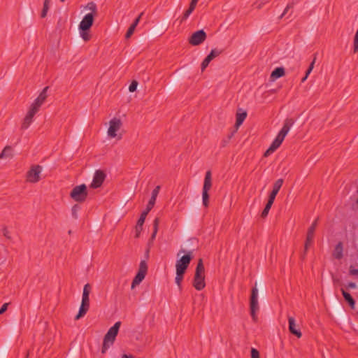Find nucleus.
Masks as SVG:
<instances>
[{
  "instance_id": "nucleus-28",
  "label": "nucleus",
  "mask_w": 358,
  "mask_h": 358,
  "mask_svg": "<svg viewBox=\"0 0 358 358\" xmlns=\"http://www.w3.org/2000/svg\"><path fill=\"white\" fill-rule=\"evenodd\" d=\"M90 291H91V287H90V284H86L83 288V296H82L83 301H90L89 295H90Z\"/></svg>"
},
{
  "instance_id": "nucleus-51",
  "label": "nucleus",
  "mask_w": 358,
  "mask_h": 358,
  "mask_svg": "<svg viewBox=\"0 0 358 358\" xmlns=\"http://www.w3.org/2000/svg\"><path fill=\"white\" fill-rule=\"evenodd\" d=\"M3 234L4 236H6L7 238H10V236L9 235V231L6 227H4L3 229Z\"/></svg>"
},
{
  "instance_id": "nucleus-39",
  "label": "nucleus",
  "mask_w": 358,
  "mask_h": 358,
  "mask_svg": "<svg viewBox=\"0 0 358 358\" xmlns=\"http://www.w3.org/2000/svg\"><path fill=\"white\" fill-rule=\"evenodd\" d=\"M349 275L355 278H358V269L355 268L353 266L349 268Z\"/></svg>"
},
{
  "instance_id": "nucleus-7",
  "label": "nucleus",
  "mask_w": 358,
  "mask_h": 358,
  "mask_svg": "<svg viewBox=\"0 0 358 358\" xmlns=\"http://www.w3.org/2000/svg\"><path fill=\"white\" fill-rule=\"evenodd\" d=\"M147 263L145 260H142L140 262L138 273L131 282V289H134L136 285H139L143 280L147 274Z\"/></svg>"
},
{
  "instance_id": "nucleus-27",
  "label": "nucleus",
  "mask_w": 358,
  "mask_h": 358,
  "mask_svg": "<svg viewBox=\"0 0 358 358\" xmlns=\"http://www.w3.org/2000/svg\"><path fill=\"white\" fill-rule=\"evenodd\" d=\"M145 219L139 217L136 226V237L138 238L140 236L141 231L143 230V225L145 222Z\"/></svg>"
},
{
  "instance_id": "nucleus-43",
  "label": "nucleus",
  "mask_w": 358,
  "mask_h": 358,
  "mask_svg": "<svg viewBox=\"0 0 358 358\" xmlns=\"http://www.w3.org/2000/svg\"><path fill=\"white\" fill-rule=\"evenodd\" d=\"M251 358H259V353L257 350H256L255 348H252Z\"/></svg>"
},
{
  "instance_id": "nucleus-4",
  "label": "nucleus",
  "mask_w": 358,
  "mask_h": 358,
  "mask_svg": "<svg viewBox=\"0 0 358 358\" xmlns=\"http://www.w3.org/2000/svg\"><path fill=\"white\" fill-rule=\"evenodd\" d=\"M87 189L85 184L77 185L73 188L70 193L71 198L77 202H83L87 196Z\"/></svg>"
},
{
  "instance_id": "nucleus-26",
  "label": "nucleus",
  "mask_w": 358,
  "mask_h": 358,
  "mask_svg": "<svg viewBox=\"0 0 358 358\" xmlns=\"http://www.w3.org/2000/svg\"><path fill=\"white\" fill-rule=\"evenodd\" d=\"M12 156H13V155H12L11 147L6 146L0 154V159L11 157Z\"/></svg>"
},
{
  "instance_id": "nucleus-13",
  "label": "nucleus",
  "mask_w": 358,
  "mask_h": 358,
  "mask_svg": "<svg viewBox=\"0 0 358 358\" xmlns=\"http://www.w3.org/2000/svg\"><path fill=\"white\" fill-rule=\"evenodd\" d=\"M93 14H86L78 25V29L89 31L94 22Z\"/></svg>"
},
{
  "instance_id": "nucleus-34",
  "label": "nucleus",
  "mask_w": 358,
  "mask_h": 358,
  "mask_svg": "<svg viewBox=\"0 0 358 358\" xmlns=\"http://www.w3.org/2000/svg\"><path fill=\"white\" fill-rule=\"evenodd\" d=\"M315 62V58H314L313 61L310 63L308 70L306 71L305 76L301 80V82L303 83L307 79V78L308 77L309 74L311 73V71H312V70H313V69L314 67Z\"/></svg>"
},
{
  "instance_id": "nucleus-42",
  "label": "nucleus",
  "mask_w": 358,
  "mask_h": 358,
  "mask_svg": "<svg viewBox=\"0 0 358 358\" xmlns=\"http://www.w3.org/2000/svg\"><path fill=\"white\" fill-rule=\"evenodd\" d=\"M137 86H138V82L136 80H133L129 87V92H134V91H136Z\"/></svg>"
},
{
  "instance_id": "nucleus-30",
  "label": "nucleus",
  "mask_w": 358,
  "mask_h": 358,
  "mask_svg": "<svg viewBox=\"0 0 358 358\" xmlns=\"http://www.w3.org/2000/svg\"><path fill=\"white\" fill-rule=\"evenodd\" d=\"M85 8L90 10L91 12L89 14H93V16H95L97 13V7L95 3L93 1L89 2Z\"/></svg>"
},
{
  "instance_id": "nucleus-12",
  "label": "nucleus",
  "mask_w": 358,
  "mask_h": 358,
  "mask_svg": "<svg viewBox=\"0 0 358 358\" xmlns=\"http://www.w3.org/2000/svg\"><path fill=\"white\" fill-rule=\"evenodd\" d=\"M106 178L105 172L102 170H96L94 174L93 180L90 184V187L96 189L100 187Z\"/></svg>"
},
{
  "instance_id": "nucleus-16",
  "label": "nucleus",
  "mask_w": 358,
  "mask_h": 358,
  "mask_svg": "<svg viewBox=\"0 0 358 358\" xmlns=\"http://www.w3.org/2000/svg\"><path fill=\"white\" fill-rule=\"evenodd\" d=\"M89 308H90V301L82 300L81 306L80 307L78 313L75 317V319L78 320L81 317L84 316L86 314V313L87 312V310H89Z\"/></svg>"
},
{
  "instance_id": "nucleus-38",
  "label": "nucleus",
  "mask_w": 358,
  "mask_h": 358,
  "mask_svg": "<svg viewBox=\"0 0 358 358\" xmlns=\"http://www.w3.org/2000/svg\"><path fill=\"white\" fill-rule=\"evenodd\" d=\"M272 205L270 204V203H267L266 204V206L264 207L263 211L262 212V214H261V216L262 217H266L268 214V212L271 208Z\"/></svg>"
},
{
  "instance_id": "nucleus-48",
  "label": "nucleus",
  "mask_w": 358,
  "mask_h": 358,
  "mask_svg": "<svg viewBox=\"0 0 358 358\" xmlns=\"http://www.w3.org/2000/svg\"><path fill=\"white\" fill-rule=\"evenodd\" d=\"M346 288L347 289H356L357 288V285H356L355 282H350L346 285Z\"/></svg>"
},
{
  "instance_id": "nucleus-19",
  "label": "nucleus",
  "mask_w": 358,
  "mask_h": 358,
  "mask_svg": "<svg viewBox=\"0 0 358 358\" xmlns=\"http://www.w3.org/2000/svg\"><path fill=\"white\" fill-rule=\"evenodd\" d=\"M341 293H342L345 300L348 302L350 307L352 309H354L355 307V301L354 299L352 298V296L343 288H341Z\"/></svg>"
},
{
  "instance_id": "nucleus-37",
  "label": "nucleus",
  "mask_w": 358,
  "mask_h": 358,
  "mask_svg": "<svg viewBox=\"0 0 358 358\" xmlns=\"http://www.w3.org/2000/svg\"><path fill=\"white\" fill-rule=\"evenodd\" d=\"M48 87H45L43 88V90L41 91V92L39 94V95L38 96V97L41 99L42 101H43L45 102V99H47V96H48V94H47V91L48 90Z\"/></svg>"
},
{
  "instance_id": "nucleus-23",
  "label": "nucleus",
  "mask_w": 358,
  "mask_h": 358,
  "mask_svg": "<svg viewBox=\"0 0 358 358\" xmlns=\"http://www.w3.org/2000/svg\"><path fill=\"white\" fill-rule=\"evenodd\" d=\"M317 221L318 218H317L311 224V226L308 228L307 236H308V239H313L314 238V233L315 231V229L317 225Z\"/></svg>"
},
{
  "instance_id": "nucleus-21",
  "label": "nucleus",
  "mask_w": 358,
  "mask_h": 358,
  "mask_svg": "<svg viewBox=\"0 0 358 358\" xmlns=\"http://www.w3.org/2000/svg\"><path fill=\"white\" fill-rule=\"evenodd\" d=\"M282 184L283 180L282 178L277 180L273 184V190L271 191V194L276 196L279 190L280 189Z\"/></svg>"
},
{
  "instance_id": "nucleus-35",
  "label": "nucleus",
  "mask_w": 358,
  "mask_h": 358,
  "mask_svg": "<svg viewBox=\"0 0 358 358\" xmlns=\"http://www.w3.org/2000/svg\"><path fill=\"white\" fill-rule=\"evenodd\" d=\"M202 200H203V205L205 207H207L208 206V203H209L208 192H203L202 191Z\"/></svg>"
},
{
  "instance_id": "nucleus-36",
  "label": "nucleus",
  "mask_w": 358,
  "mask_h": 358,
  "mask_svg": "<svg viewBox=\"0 0 358 358\" xmlns=\"http://www.w3.org/2000/svg\"><path fill=\"white\" fill-rule=\"evenodd\" d=\"M184 273H185L176 271V276L175 278V281H176V283L179 286L180 288L181 282L183 279Z\"/></svg>"
},
{
  "instance_id": "nucleus-44",
  "label": "nucleus",
  "mask_w": 358,
  "mask_h": 358,
  "mask_svg": "<svg viewBox=\"0 0 358 358\" xmlns=\"http://www.w3.org/2000/svg\"><path fill=\"white\" fill-rule=\"evenodd\" d=\"M143 13H141L138 16V17H136L135 19V20L133 22V23L131 24V25H133L134 27H136V26L138 25L140 20H141V16L143 15Z\"/></svg>"
},
{
  "instance_id": "nucleus-40",
  "label": "nucleus",
  "mask_w": 358,
  "mask_h": 358,
  "mask_svg": "<svg viewBox=\"0 0 358 358\" xmlns=\"http://www.w3.org/2000/svg\"><path fill=\"white\" fill-rule=\"evenodd\" d=\"M135 29H136V27H134L133 25L131 24L125 34V38H130L131 36V35L134 34Z\"/></svg>"
},
{
  "instance_id": "nucleus-18",
  "label": "nucleus",
  "mask_w": 358,
  "mask_h": 358,
  "mask_svg": "<svg viewBox=\"0 0 358 358\" xmlns=\"http://www.w3.org/2000/svg\"><path fill=\"white\" fill-rule=\"evenodd\" d=\"M333 256L336 259H341L343 256V246L341 242H339L335 247Z\"/></svg>"
},
{
  "instance_id": "nucleus-24",
  "label": "nucleus",
  "mask_w": 358,
  "mask_h": 358,
  "mask_svg": "<svg viewBox=\"0 0 358 358\" xmlns=\"http://www.w3.org/2000/svg\"><path fill=\"white\" fill-rule=\"evenodd\" d=\"M246 116L247 113L245 111L243 113H238L236 114V126L237 127H238L243 124V121L246 118Z\"/></svg>"
},
{
  "instance_id": "nucleus-49",
  "label": "nucleus",
  "mask_w": 358,
  "mask_h": 358,
  "mask_svg": "<svg viewBox=\"0 0 358 358\" xmlns=\"http://www.w3.org/2000/svg\"><path fill=\"white\" fill-rule=\"evenodd\" d=\"M275 196H276L275 195H273V194H270L267 203H270L271 205H273L274 200L275 199Z\"/></svg>"
},
{
  "instance_id": "nucleus-9",
  "label": "nucleus",
  "mask_w": 358,
  "mask_h": 358,
  "mask_svg": "<svg viewBox=\"0 0 358 358\" xmlns=\"http://www.w3.org/2000/svg\"><path fill=\"white\" fill-rule=\"evenodd\" d=\"M191 254L192 252H189L187 255H183L180 259H178L176 262V271L182 273L185 272L192 259Z\"/></svg>"
},
{
  "instance_id": "nucleus-8",
  "label": "nucleus",
  "mask_w": 358,
  "mask_h": 358,
  "mask_svg": "<svg viewBox=\"0 0 358 358\" xmlns=\"http://www.w3.org/2000/svg\"><path fill=\"white\" fill-rule=\"evenodd\" d=\"M159 190H160V186L159 185H157L152 190L151 197H150V199L149 200V202H148V205L146 206V208H145V210L144 211L142 212L140 217H143V219L145 220L147 215L152 210V208L154 207V206L155 204L156 199H157V197L158 194L159 192Z\"/></svg>"
},
{
  "instance_id": "nucleus-41",
  "label": "nucleus",
  "mask_w": 358,
  "mask_h": 358,
  "mask_svg": "<svg viewBox=\"0 0 358 358\" xmlns=\"http://www.w3.org/2000/svg\"><path fill=\"white\" fill-rule=\"evenodd\" d=\"M79 206L78 205H75L72 207L71 209V214L73 218L77 219L78 218V211L79 210Z\"/></svg>"
},
{
  "instance_id": "nucleus-50",
  "label": "nucleus",
  "mask_w": 358,
  "mask_h": 358,
  "mask_svg": "<svg viewBox=\"0 0 358 358\" xmlns=\"http://www.w3.org/2000/svg\"><path fill=\"white\" fill-rule=\"evenodd\" d=\"M8 306V303L3 304V306L0 308V315L3 314L7 310Z\"/></svg>"
},
{
  "instance_id": "nucleus-11",
  "label": "nucleus",
  "mask_w": 358,
  "mask_h": 358,
  "mask_svg": "<svg viewBox=\"0 0 358 358\" xmlns=\"http://www.w3.org/2000/svg\"><path fill=\"white\" fill-rule=\"evenodd\" d=\"M206 34L203 30H199L194 32L189 37L188 41L192 45H199L206 39Z\"/></svg>"
},
{
  "instance_id": "nucleus-14",
  "label": "nucleus",
  "mask_w": 358,
  "mask_h": 358,
  "mask_svg": "<svg viewBox=\"0 0 358 358\" xmlns=\"http://www.w3.org/2000/svg\"><path fill=\"white\" fill-rule=\"evenodd\" d=\"M37 113L31 110V109H29L27 111L23 122L21 125V129L23 130H25L29 128V127L31 125V122H33L34 117Z\"/></svg>"
},
{
  "instance_id": "nucleus-3",
  "label": "nucleus",
  "mask_w": 358,
  "mask_h": 358,
  "mask_svg": "<svg viewBox=\"0 0 358 358\" xmlns=\"http://www.w3.org/2000/svg\"><path fill=\"white\" fill-rule=\"evenodd\" d=\"M204 273L205 268L203 261L201 259H199L196 267L193 281V286L198 291L203 289L206 286Z\"/></svg>"
},
{
  "instance_id": "nucleus-53",
  "label": "nucleus",
  "mask_w": 358,
  "mask_h": 358,
  "mask_svg": "<svg viewBox=\"0 0 358 358\" xmlns=\"http://www.w3.org/2000/svg\"><path fill=\"white\" fill-rule=\"evenodd\" d=\"M122 358H134L132 355H123Z\"/></svg>"
},
{
  "instance_id": "nucleus-55",
  "label": "nucleus",
  "mask_w": 358,
  "mask_h": 358,
  "mask_svg": "<svg viewBox=\"0 0 358 358\" xmlns=\"http://www.w3.org/2000/svg\"><path fill=\"white\" fill-rule=\"evenodd\" d=\"M60 1H61L62 2H64V1H65V0H60Z\"/></svg>"
},
{
  "instance_id": "nucleus-54",
  "label": "nucleus",
  "mask_w": 358,
  "mask_h": 358,
  "mask_svg": "<svg viewBox=\"0 0 358 358\" xmlns=\"http://www.w3.org/2000/svg\"><path fill=\"white\" fill-rule=\"evenodd\" d=\"M191 2L197 4L198 0H192Z\"/></svg>"
},
{
  "instance_id": "nucleus-25",
  "label": "nucleus",
  "mask_w": 358,
  "mask_h": 358,
  "mask_svg": "<svg viewBox=\"0 0 358 358\" xmlns=\"http://www.w3.org/2000/svg\"><path fill=\"white\" fill-rule=\"evenodd\" d=\"M196 6V4L190 2L189 8L184 13L181 21L186 20L189 16L192 14Z\"/></svg>"
},
{
  "instance_id": "nucleus-22",
  "label": "nucleus",
  "mask_w": 358,
  "mask_h": 358,
  "mask_svg": "<svg viewBox=\"0 0 358 358\" xmlns=\"http://www.w3.org/2000/svg\"><path fill=\"white\" fill-rule=\"evenodd\" d=\"M43 103H44L43 101H42L38 97H37L34 100V101L31 103L29 108L31 109V110H34V111L38 113V111L39 110L41 106L43 105Z\"/></svg>"
},
{
  "instance_id": "nucleus-32",
  "label": "nucleus",
  "mask_w": 358,
  "mask_h": 358,
  "mask_svg": "<svg viewBox=\"0 0 358 358\" xmlns=\"http://www.w3.org/2000/svg\"><path fill=\"white\" fill-rule=\"evenodd\" d=\"M50 2V0H45L43 2V8L41 14L42 18L45 17L47 15L48 11L49 10Z\"/></svg>"
},
{
  "instance_id": "nucleus-31",
  "label": "nucleus",
  "mask_w": 358,
  "mask_h": 358,
  "mask_svg": "<svg viewBox=\"0 0 358 358\" xmlns=\"http://www.w3.org/2000/svg\"><path fill=\"white\" fill-rule=\"evenodd\" d=\"M159 224V219L158 217H156L153 222V232L151 235L150 241H152L156 237V235H157V233L158 231Z\"/></svg>"
},
{
  "instance_id": "nucleus-10",
  "label": "nucleus",
  "mask_w": 358,
  "mask_h": 358,
  "mask_svg": "<svg viewBox=\"0 0 358 358\" xmlns=\"http://www.w3.org/2000/svg\"><path fill=\"white\" fill-rule=\"evenodd\" d=\"M41 171L42 167L39 165L32 166L27 173V180L32 183L37 182L40 180Z\"/></svg>"
},
{
  "instance_id": "nucleus-29",
  "label": "nucleus",
  "mask_w": 358,
  "mask_h": 358,
  "mask_svg": "<svg viewBox=\"0 0 358 358\" xmlns=\"http://www.w3.org/2000/svg\"><path fill=\"white\" fill-rule=\"evenodd\" d=\"M221 54V51L217 49H213L205 58L209 63L216 57Z\"/></svg>"
},
{
  "instance_id": "nucleus-6",
  "label": "nucleus",
  "mask_w": 358,
  "mask_h": 358,
  "mask_svg": "<svg viewBox=\"0 0 358 358\" xmlns=\"http://www.w3.org/2000/svg\"><path fill=\"white\" fill-rule=\"evenodd\" d=\"M122 122L120 118L113 117L109 122V127L108 129L107 134L111 138H117V139L122 138V135L117 134V131L121 129Z\"/></svg>"
},
{
  "instance_id": "nucleus-33",
  "label": "nucleus",
  "mask_w": 358,
  "mask_h": 358,
  "mask_svg": "<svg viewBox=\"0 0 358 358\" xmlns=\"http://www.w3.org/2000/svg\"><path fill=\"white\" fill-rule=\"evenodd\" d=\"M80 36V37L85 41H88L91 38V36L89 34L88 31H84L82 29H79Z\"/></svg>"
},
{
  "instance_id": "nucleus-45",
  "label": "nucleus",
  "mask_w": 358,
  "mask_h": 358,
  "mask_svg": "<svg viewBox=\"0 0 358 358\" xmlns=\"http://www.w3.org/2000/svg\"><path fill=\"white\" fill-rule=\"evenodd\" d=\"M208 64L209 62L206 59H204L201 66V71H203L206 69V68L208 66Z\"/></svg>"
},
{
  "instance_id": "nucleus-47",
  "label": "nucleus",
  "mask_w": 358,
  "mask_h": 358,
  "mask_svg": "<svg viewBox=\"0 0 358 358\" xmlns=\"http://www.w3.org/2000/svg\"><path fill=\"white\" fill-rule=\"evenodd\" d=\"M313 239H308V236H306V241L305 243V250H307L309 245L312 243Z\"/></svg>"
},
{
  "instance_id": "nucleus-2",
  "label": "nucleus",
  "mask_w": 358,
  "mask_h": 358,
  "mask_svg": "<svg viewBox=\"0 0 358 358\" xmlns=\"http://www.w3.org/2000/svg\"><path fill=\"white\" fill-rule=\"evenodd\" d=\"M121 322L120 321L115 322L113 327H111L106 335L104 336L103 345L101 348V353L105 354L107 350L113 345L115 343L116 336L118 334Z\"/></svg>"
},
{
  "instance_id": "nucleus-20",
  "label": "nucleus",
  "mask_w": 358,
  "mask_h": 358,
  "mask_svg": "<svg viewBox=\"0 0 358 358\" xmlns=\"http://www.w3.org/2000/svg\"><path fill=\"white\" fill-rule=\"evenodd\" d=\"M285 75V69L283 67H278L273 70L271 74V80H275L276 79Z\"/></svg>"
},
{
  "instance_id": "nucleus-46",
  "label": "nucleus",
  "mask_w": 358,
  "mask_h": 358,
  "mask_svg": "<svg viewBox=\"0 0 358 358\" xmlns=\"http://www.w3.org/2000/svg\"><path fill=\"white\" fill-rule=\"evenodd\" d=\"M313 239H308V236H306V241L305 243V250H307L309 245L312 243Z\"/></svg>"
},
{
  "instance_id": "nucleus-57",
  "label": "nucleus",
  "mask_w": 358,
  "mask_h": 358,
  "mask_svg": "<svg viewBox=\"0 0 358 358\" xmlns=\"http://www.w3.org/2000/svg\"><path fill=\"white\" fill-rule=\"evenodd\" d=\"M357 296H358V294H357Z\"/></svg>"
},
{
  "instance_id": "nucleus-1",
  "label": "nucleus",
  "mask_w": 358,
  "mask_h": 358,
  "mask_svg": "<svg viewBox=\"0 0 358 358\" xmlns=\"http://www.w3.org/2000/svg\"><path fill=\"white\" fill-rule=\"evenodd\" d=\"M294 124V121L292 119H286L282 128L278 134L272 142L270 147L268 148V150L265 152L264 156H268L271 153H273L275 152L282 144V141H284L285 136L289 131L291 127Z\"/></svg>"
},
{
  "instance_id": "nucleus-56",
  "label": "nucleus",
  "mask_w": 358,
  "mask_h": 358,
  "mask_svg": "<svg viewBox=\"0 0 358 358\" xmlns=\"http://www.w3.org/2000/svg\"><path fill=\"white\" fill-rule=\"evenodd\" d=\"M357 203H358V199H357V201H356Z\"/></svg>"
},
{
  "instance_id": "nucleus-5",
  "label": "nucleus",
  "mask_w": 358,
  "mask_h": 358,
  "mask_svg": "<svg viewBox=\"0 0 358 358\" xmlns=\"http://www.w3.org/2000/svg\"><path fill=\"white\" fill-rule=\"evenodd\" d=\"M250 315L254 322L257 321V312L259 309V303H258V289L257 286L255 285L251 292V296L250 300Z\"/></svg>"
},
{
  "instance_id": "nucleus-17",
  "label": "nucleus",
  "mask_w": 358,
  "mask_h": 358,
  "mask_svg": "<svg viewBox=\"0 0 358 358\" xmlns=\"http://www.w3.org/2000/svg\"><path fill=\"white\" fill-rule=\"evenodd\" d=\"M212 187V178H211V172L210 171H208L206 173L203 186V192H208Z\"/></svg>"
},
{
  "instance_id": "nucleus-15",
  "label": "nucleus",
  "mask_w": 358,
  "mask_h": 358,
  "mask_svg": "<svg viewBox=\"0 0 358 358\" xmlns=\"http://www.w3.org/2000/svg\"><path fill=\"white\" fill-rule=\"evenodd\" d=\"M288 322H289V330L290 333L295 335L297 338H301L302 336V334L299 329H296V322L295 320L292 317H288Z\"/></svg>"
},
{
  "instance_id": "nucleus-52",
  "label": "nucleus",
  "mask_w": 358,
  "mask_h": 358,
  "mask_svg": "<svg viewBox=\"0 0 358 358\" xmlns=\"http://www.w3.org/2000/svg\"><path fill=\"white\" fill-rule=\"evenodd\" d=\"M289 8H290V6L287 5V7L285 8V9L284 10L282 14L281 15L280 17H282L287 13V12L289 9Z\"/></svg>"
}]
</instances>
